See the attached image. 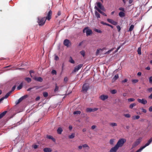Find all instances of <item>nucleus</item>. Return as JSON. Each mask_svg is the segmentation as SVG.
Returning <instances> with one entry per match:
<instances>
[{
  "label": "nucleus",
  "instance_id": "aec40b11",
  "mask_svg": "<svg viewBox=\"0 0 152 152\" xmlns=\"http://www.w3.org/2000/svg\"><path fill=\"white\" fill-rule=\"evenodd\" d=\"M118 15L121 18H123L125 16V15L123 12L121 11L119 13Z\"/></svg>",
  "mask_w": 152,
  "mask_h": 152
},
{
  "label": "nucleus",
  "instance_id": "13d9d810",
  "mask_svg": "<svg viewBox=\"0 0 152 152\" xmlns=\"http://www.w3.org/2000/svg\"><path fill=\"white\" fill-rule=\"evenodd\" d=\"M141 110H142V111L143 112L145 113H146L147 111H146V110L145 109H144L143 108H142Z\"/></svg>",
  "mask_w": 152,
  "mask_h": 152
},
{
  "label": "nucleus",
  "instance_id": "6ab92c4d",
  "mask_svg": "<svg viewBox=\"0 0 152 152\" xmlns=\"http://www.w3.org/2000/svg\"><path fill=\"white\" fill-rule=\"evenodd\" d=\"M118 149L115 146L112 148L108 152H117Z\"/></svg>",
  "mask_w": 152,
  "mask_h": 152
},
{
  "label": "nucleus",
  "instance_id": "a18cd8bd",
  "mask_svg": "<svg viewBox=\"0 0 152 152\" xmlns=\"http://www.w3.org/2000/svg\"><path fill=\"white\" fill-rule=\"evenodd\" d=\"M95 31L96 32L99 33H102V31L99 29H95Z\"/></svg>",
  "mask_w": 152,
  "mask_h": 152
},
{
  "label": "nucleus",
  "instance_id": "58836bf2",
  "mask_svg": "<svg viewBox=\"0 0 152 152\" xmlns=\"http://www.w3.org/2000/svg\"><path fill=\"white\" fill-rule=\"evenodd\" d=\"M124 116L127 118H129L131 117V115L129 113L124 114Z\"/></svg>",
  "mask_w": 152,
  "mask_h": 152
},
{
  "label": "nucleus",
  "instance_id": "3c124183",
  "mask_svg": "<svg viewBox=\"0 0 152 152\" xmlns=\"http://www.w3.org/2000/svg\"><path fill=\"white\" fill-rule=\"evenodd\" d=\"M138 81V80L137 79H134L132 81V82L134 83H136Z\"/></svg>",
  "mask_w": 152,
  "mask_h": 152
},
{
  "label": "nucleus",
  "instance_id": "5fc2aeb1",
  "mask_svg": "<svg viewBox=\"0 0 152 152\" xmlns=\"http://www.w3.org/2000/svg\"><path fill=\"white\" fill-rule=\"evenodd\" d=\"M83 148H86V147H88L89 148V146L87 144H84V145H83Z\"/></svg>",
  "mask_w": 152,
  "mask_h": 152
},
{
  "label": "nucleus",
  "instance_id": "2eb2a0df",
  "mask_svg": "<svg viewBox=\"0 0 152 152\" xmlns=\"http://www.w3.org/2000/svg\"><path fill=\"white\" fill-rule=\"evenodd\" d=\"M94 9L97 10L99 13H100L101 14H102L103 15L105 16H107V15L104 12H102L101 10H100L97 7L95 6L94 7Z\"/></svg>",
  "mask_w": 152,
  "mask_h": 152
},
{
  "label": "nucleus",
  "instance_id": "20e7f679",
  "mask_svg": "<svg viewBox=\"0 0 152 152\" xmlns=\"http://www.w3.org/2000/svg\"><path fill=\"white\" fill-rule=\"evenodd\" d=\"M83 33H86V36H88L92 34V31L91 30L88 29V27H86L83 30Z\"/></svg>",
  "mask_w": 152,
  "mask_h": 152
},
{
  "label": "nucleus",
  "instance_id": "6e6552de",
  "mask_svg": "<svg viewBox=\"0 0 152 152\" xmlns=\"http://www.w3.org/2000/svg\"><path fill=\"white\" fill-rule=\"evenodd\" d=\"M97 7L100 10L103 11H105V9L104 7L102 6V4L100 2L96 3Z\"/></svg>",
  "mask_w": 152,
  "mask_h": 152
},
{
  "label": "nucleus",
  "instance_id": "f3484780",
  "mask_svg": "<svg viewBox=\"0 0 152 152\" xmlns=\"http://www.w3.org/2000/svg\"><path fill=\"white\" fill-rule=\"evenodd\" d=\"M152 141V137H151L148 140L147 142L143 146L145 148L146 146L149 145Z\"/></svg>",
  "mask_w": 152,
  "mask_h": 152
},
{
  "label": "nucleus",
  "instance_id": "f8f14e48",
  "mask_svg": "<svg viewBox=\"0 0 152 152\" xmlns=\"http://www.w3.org/2000/svg\"><path fill=\"white\" fill-rule=\"evenodd\" d=\"M98 108H88L86 109V111L87 112H94L98 110Z\"/></svg>",
  "mask_w": 152,
  "mask_h": 152
},
{
  "label": "nucleus",
  "instance_id": "c03bdc74",
  "mask_svg": "<svg viewBox=\"0 0 152 152\" xmlns=\"http://www.w3.org/2000/svg\"><path fill=\"white\" fill-rule=\"evenodd\" d=\"M51 73L53 75H56V72L55 70L53 69L51 71Z\"/></svg>",
  "mask_w": 152,
  "mask_h": 152
},
{
  "label": "nucleus",
  "instance_id": "4c0bfd02",
  "mask_svg": "<svg viewBox=\"0 0 152 152\" xmlns=\"http://www.w3.org/2000/svg\"><path fill=\"white\" fill-rule=\"evenodd\" d=\"M110 92L112 94H114L117 93V91L115 89H113L111 90Z\"/></svg>",
  "mask_w": 152,
  "mask_h": 152
},
{
  "label": "nucleus",
  "instance_id": "8fccbe9b",
  "mask_svg": "<svg viewBox=\"0 0 152 152\" xmlns=\"http://www.w3.org/2000/svg\"><path fill=\"white\" fill-rule=\"evenodd\" d=\"M81 115L82 117H85L87 115V114L84 113H83L81 114Z\"/></svg>",
  "mask_w": 152,
  "mask_h": 152
},
{
  "label": "nucleus",
  "instance_id": "0eeeda50",
  "mask_svg": "<svg viewBox=\"0 0 152 152\" xmlns=\"http://www.w3.org/2000/svg\"><path fill=\"white\" fill-rule=\"evenodd\" d=\"M142 138L141 137L139 138L137 140L135 141L132 145V148H134L137 145H138L141 141Z\"/></svg>",
  "mask_w": 152,
  "mask_h": 152
},
{
  "label": "nucleus",
  "instance_id": "b1692460",
  "mask_svg": "<svg viewBox=\"0 0 152 152\" xmlns=\"http://www.w3.org/2000/svg\"><path fill=\"white\" fill-rule=\"evenodd\" d=\"M7 112V111H5L0 113V119L2 118L4 116Z\"/></svg>",
  "mask_w": 152,
  "mask_h": 152
},
{
  "label": "nucleus",
  "instance_id": "4d7b16f0",
  "mask_svg": "<svg viewBox=\"0 0 152 152\" xmlns=\"http://www.w3.org/2000/svg\"><path fill=\"white\" fill-rule=\"evenodd\" d=\"M101 23L102 24H103V25H106V26H107V24H108V23H104V22L103 21H101Z\"/></svg>",
  "mask_w": 152,
  "mask_h": 152
},
{
  "label": "nucleus",
  "instance_id": "4468645a",
  "mask_svg": "<svg viewBox=\"0 0 152 152\" xmlns=\"http://www.w3.org/2000/svg\"><path fill=\"white\" fill-rule=\"evenodd\" d=\"M107 21L109 23H111L114 25H117L118 23L115 21H114L113 20L110 19L109 18H108L107 19Z\"/></svg>",
  "mask_w": 152,
  "mask_h": 152
},
{
  "label": "nucleus",
  "instance_id": "79ce46f5",
  "mask_svg": "<svg viewBox=\"0 0 152 152\" xmlns=\"http://www.w3.org/2000/svg\"><path fill=\"white\" fill-rule=\"evenodd\" d=\"M134 100L135 99L133 98H130L128 99V100L129 102H133Z\"/></svg>",
  "mask_w": 152,
  "mask_h": 152
},
{
  "label": "nucleus",
  "instance_id": "473e14b6",
  "mask_svg": "<svg viewBox=\"0 0 152 152\" xmlns=\"http://www.w3.org/2000/svg\"><path fill=\"white\" fill-rule=\"evenodd\" d=\"M25 80L28 83L30 82L31 81V79L30 78L26 77L25 78Z\"/></svg>",
  "mask_w": 152,
  "mask_h": 152
},
{
  "label": "nucleus",
  "instance_id": "1a4fd4ad",
  "mask_svg": "<svg viewBox=\"0 0 152 152\" xmlns=\"http://www.w3.org/2000/svg\"><path fill=\"white\" fill-rule=\"evenodd\" d=\"M63 44L65 46H66L67 47H69L71 45V42L68 39H65L64 40V41Z\"/></svg>",
  "mask_w": 152,
  "mask_h": 152
},
{
  "label": "nucleus",
  "instance_id": "a878e982",
  "mask_svg": "<svg viewBox=\"0 0 152 152\" xmlns=\"http://www.w3.org/2000/svg\"><path fill=\"white\" fill-rule=\"evenodd\" d=\"M140 116L139 115L133 116L132 117V119L133 120H137L139 118Z\"/></svg>",
  "mask_w": 152,
  "mask_h": 152
},
{
  "label": "nucleus",
  "instance_id": "ea45409f",
  "mask_svg": "<svg viewBox=\"0 0 152 152\" xmlns=\"http://www.w3.org/2000/svg\"><path fill=\"white\" fill-rule=\"evenodd\" d=\"M43 95L45 97H46L48 96V94L47 92H44L43 93Z\"/></svg>",
  "mask_w": 152,
  "mask_h": 152
},
{
  "label": "nucleus",
  "instance_id": "bb28decb",
  "mask_svg": "<svg viewBox=\"0 0 152 152\" xmlns=\"http://www.w3.org/2000/svg\"><path fill=\"white\" fill-rule=\"evenodd\" d=\"M23 86V83L21 82L20 84L18 86L17 88V89L18 90L21 89Z\"/></svg>",
  "mask_w": 152,
  "mask_h": 152
},
{
  "label": "nucleus",
  "instance_id": "ddd939ff",
  "mask_svg": "<svg viewBox=\"0 0 152 152\" xmlns=\"http://www.w3.org/2000/svg\"><path fill=\"white\" fill-rule=\"evenodd\" d=\"M137 101L139 103L143 104H145L147 103V101L144 99H138Z\"/></svg>",
  "mask_w": 152,
  "mask_h": 152
},
{
  "label": "nucleus",
  "instance_id": "c85d7f7f",
  "mask_svg": "<svg viewBox=\"0 0 152 152\" xmlns=\"http://www.w3.org/2000/svg\"><path fill=\"white\" fill-rule=\"evenodd\" d=\"M134 27V25H131L129 30L128 31L129 32H131L133 30Z\"/></svg>",
  "mask_w": 152,
  "mask_h": 152
},
{
  "label": "nucleus",
  "instance_id": "49530a36",
  "mask_svg": "<svg viewBox=\"0 0 152 152\" xmlns=\"http://www.w3.org/2000/svg\"><path fill=\"white\" fill-rule=\"evenodd\" d=\"M113 48H112L111 49H110V50H108V51L106 52V53H105V54H109L110 52H111L113 50Z\"/></svg>",
  "mask_w": 152,
  "mask_h": 152
},
{
  "label": "nucleus",
  "instance_id": "9b49d317",
  "mask_svg": "<svg viewBox=\"0 0 152 152\" xmlns=\"http://www.w3.org/2000/svg\"><path fill=\"white\" fill-rule=\"evenodd\" d=\"M83 66V64H80L77 66L75 67L73 70V72H75L77 71L79 69H80Z\"/></svg>",
  "mask_w": 152,
  "mask_h": 152
},
{
  "label": "nucleus",
  "instance_id": "f03ea898",
  "mask_svg": "<svg viewBox=\"0 0 152 152\" xmlns=\"http://www.w3.org/2000/svg\"><path fill=\"white\" fill-rule=\"evenodd\" d=\"M37 22L39 26H43L45 23L46 19L45 17L40 18L38 17L37 18Z\"/></svg>",
  "mask_w": 152,
  "mask_h": 152
},
{
  "label": "nucleus",
  "instance_id": "864d4df0",
  "mask_svg": "<svg viewBox=\"0 0 152 152\" xmlns=\"http://www.w3.org/2000/svg\"><path fill=\"white\" fill-rule=\"evenodd\" d=\"M117 28L118 29V32H120L121 30V28L119 26H116Z\"/></svg>",
  "mask_w": 152,
  "mask_h": 152
},
{
  "label": "nucleus",
  "instance_id": "e2e57ef3",
  "mask_svg": "<svg viewBox=\"0 0 152 152\" xmlns=\"http://www.w3.org/2000/svg\"><path fill=\"white\" fill-rule=\"evenodd\" d=\"M105 48H103L102 49H99V50H100L101 51H103L104 50H105Z\"/></svg>",
  "mask_w": 152,
  "mask_h": 152
},
{
  "label": "nucleus",
  "instance_id": "4be33fe9",
  "mask_svg": "<svg viewBox=\"0 0 152 152\" xmlns=\"http://www.w3.org/2000/svg\"><path fill=\"white\" fill-rule=\"evenodd\" d=\"M57 131L58 134H61L63 131V129L61 127H59L58 128Z\"/></svg>",
  "mask_w": 152,
  "mask_h": 152
},
{
  "label": "nucleus",
  "instance_id": "72a5a7b5",
  "mask_svg": "<svg viewBox=\"0 0 152 152\" xmlns=\"http://www.w3.org/2000/svg\"><path fill=\"white\" fill-rule=\"evenodd\" d=\"M114 141H115V139H110V144L111 145H113Z\"/></svg>",
  "mask_w": 152,
  "mask_h": 152
},
{
  "label": "nucleus",
  "instance_id": "9d476101",
  "mask_svg": "<svg viewBox=\"0 0 152 152\" xmlns=\"http://www.w3.org/2000/svg\"><path fill=\"white\" fill-rule=\"evenodd\" d=\"M52 12L51 10H50L47 14V15L45 17L46 20H49L51 18V16L52 15Z\"/></svg>",
  "mask_w": 152,
  "mask_h": 152
},
{
  "label": "nucleus",
  "instance_id": "a19ab883",
  "mask_svg": "<svg viewBox=\"0 0 152 152\" xmlns=\"http://www.w3.org/2000/svg\"><path fill=\"white\" fill-rule=\"evenodd\" d=\"M80 53L83 57L85 56V52L84 50H82L80 52Z\"/></svg>",
  "mask_w": 152,
  "mask_h": 152
},
{
  "label": "nucleus",
  "instance_id": "bf43d9fd",
  "mask_svg": "<svg viewBox=\"0 0 152 152\" xmlns=\"http://www.w3.org/2000/svg\"><path fill=\"white\" fill-rule=\"evenodd\" d=\"M40 97L39 96H38L35 99V100L36 101H38L40 99Z\"/></svg>",
  "mask_w": 152,
  "mask_h": 152
},
{
  "label": "nucleus",
  "instance_id": "de8ad7c7",
  "mask_svg": "<svg viewBox=\"0 0 152 152\" xmlns=\"http://www.w3.org/2000/svg\"><path fill=\"white\" fill-rule=\"evenodd\" d=\"M100 50H99V49H98L97 50H96V56H98L99 53H100Z\"/></svg>",
  "mask_w": 152,
  "mask_h": 152
},
{
  "label": "nucleus",
  "instance_id": "e433bc0d",
  "mask_svg": "<svg viewBox=\"0 0 152 152\" xmlns=\"http://www.w3.org/2000/svg\"><path fill=\"white\" fill-rule=\"evenodd\" d=\"M145 148L143 146H142L136 152H141V151L144 149Z\"/></svg>",
  "mask_w": 152,
  "mask_h": 152
},
{
  "label": "nucleus",
  "instance_id": "6e6d98bb",
  "mask_svg": "<svg viewBox=\"0 0 152 152\" xmlns=\"http://www.w3.org/2000/svg\"><path fill=\"white\" fill-rule=\"evenodd\" d=\"M119 10L121 11H124V8L121 7H120L119 9Z\"/></svg>",
  "mask_w": 152,
  "mask_h": 152
},
{
  "label": "nucleus",
  "instance_id": "2f4dec72",
  "mask_svg": "<svg viewBox=\"0 0 152 152\" xmlns=\"http://www.w3.org/2000/svg\"><path fill=\"white\" fill-rule=\"evenodd\" d=\"M81 113V112L80 111L77 110L76 111L74 112H73V114L74 115H78V114H80Z\"/></svg>",
  "mask_w": 152,
  "mask_h": 152
},
{
  "label": "nucleus",
  "instance_id": "09e8293b",
  "mask_svg": "<svg viewBox=\"0 0 152 152\" xmlns=\"http://www.w3.org/2000/svg\"><path fill=\"white\" fill-rule=\"evenodd\" d=\"M47 138L49 139H52L53 137L52 136L50 135H47L46 137Z\"/></svg>",
  "mask_w": 152,
  "mask_h": 152
},
{
  "label": "nucleus",
  "instance_id": "412c9836",
  "mask_svg": "<svg viewBox=\"0 0 152 152\" xmlns=\"http://www.w3.org/2000/svg\"><path fill=\"white\" fill-rule=\"evenodd\" d=\"M52 151V150L50 148H45L43 149L44 152H51Z\"/></svg>",
  "mask_w": 152,
  "mask_h": 152
},
{
  "label": "nucleus",
  "instance_id": "c756f323",
  "mask_svg": "<svg viewBox=\"0 0 152 152\" xmlns=\"http://www.w3.org/2000/svg\"><path fill=\"white\" fill-rule=\"evenodd\" d=\"M69 61L72 64H74L75 63V61L73 59L72 57L70 56L69 58Z\"/></svg>",
  "mask_w": 152,
  "mask_h": 152
},
{
  "label": "nucleus",
  "instance_id": "c9c22d12",
  "mask_svg": "<svg viewBox=\"0 0 152 152\" xmlns=\"http://www.w3.org/2000/svg\"><path fill=\"white\" fill-rule=\"evenodd\" d=\"M141 47H139L138 48L137 52L138 53V54L140 55L141 54Z\"/></svg>",
  "mask_w": 152,
  "mask_h": 152
},
{
  "label": "nucleus",
  "instance_id": "f257e3e1",
  "mask_svg": "<svg viewBox=\"0 0 152 152\" xmlns=\"http://www.w3.org/2000/svg\"><path fill=\"white\" fill-rule=\"evenodd\" d=\"M126 140L124 138L120 139L115 146L118 149L119 147H121L126 142Z\"/></svg>",
  "mask_w": 152,
  "mask_h": 152
},
{
  "label": "nucleus",
  "instance_id": "423d86ee",
  "mask_svg": "<svg viewBox=\"0 0 152 152\" xmlns=\"http://www.w3.org/2000/svg\"><path fill=\"white\" fill-rule=\"evenodd\" d=\"M89 88V84L88 83H85L83 86L82 91L85 93L86 92Z\"/></svg>",
  "mask_w": 152,
  "mask_h": 152
},
{
  "label": "nucleus",
  "instance_id": "a211bd4d",
  "mask_svg": "<svg viewBox=\"0 0 152 152\" xmlns=\"http://www.w3.org/2000/svg\"><path fill=\"white\" fill-rule=\"evenodd\" d=\"M34 79L35 80L40 82H42L43 80V79L41 77H34Z\"/></svg>",
  "mask_w": 152,
  "mask_h": 152
},
{
  "label": "nucleus",
  "instance_id": "393cba45",
  "mask_svg": "<svg viewBox=\"0 0 152 152\" xmlns=\"http://www.w3.org/2000/svg\"><path fill=\"white\" fill-rule=\"evenodd\" d=\"M95 16L97 18H100V14L96 11H95Z\"/></svg>",
  "mask_w": 152,
  "mask_h": 152
},
{
  "label": "nucleus",
  "instance_id": "69168bd1",
  "mask_svg": "<svg viewBox=\"0 0 152 152\" xmlns=\"http://www.w3.org/2000/svg\"><path fill=\"white\" fill-rule=\"evenodd\" d=\"M22 123V121H19L17 123V125H18Z\"/></svg>",
  "mask_w": 152,
  "mask_h": 152
},
{
  "label": "nucleus",
  "instance_id": "f704fd0d",
  "mask_svg": "<svg viewBox=\"0 0 152 152\" xmlns=\"http://www.w3.org/2000/svg\"><path fill=\"white\" fill-rule=\"evenodd\" d=\"M75 136V134L74 133H72L69 136V137L70 139H73Z\"/></svg>",
  "mask_w": 152,
  "mask_h": 152
},
{
  "label": "nucleus",
  "instance_id": "774afa93",
  "mask_svg": "<svg viewBox=\"0 0 152 152\" xmlns=\"http://www.w3.org/2000/svg\"><path fill=\"white\" fill-rule=\"evenodd\" d=\"M148 98L150 99H152V93L148 96Z\"/></svg>",
  "mask_w": 152,
  "mask_h": 152
},
{
  "label": "nucleus",
  "instance_id": "39448f33",
  "mask_svg": "<svg viewBox=\"0 0 152 152\" xmlns=\"http://www.w3.org/2000/svg\"><path fill=\"white\" fill-rule=\"evenodd\" d=\"M28 97V95H26L22 96L16 102V104H18L20 102L25 101Z\"/></svg>",
  "mask_w": 152,
  "mask_h": 152
},
{
  "label": "nucleus",
  "instance_id": "0e129e2a",
  "mask_svg": "<svg viewBox=\"0 0 152 152\" xmlns=\"http://www.w3.org/2000/svg\"><path fill=\"white\" fill-rule=\"evenodd\" d=\"M96 127V126L95 125H93L91 126V129H95Z\"/></svg>",
  "mask_w": 152,
  "mask_h": 152
},
{
  "label": "nucleus",
  "instance_id": "7ed1b4c3",
  "mask_svg": "<svg viewBox=\"0 0 152 152\" xmlns=\"http://www.w3.org/2000/svg\"><path fill=\"white\" fill-rule=\"evenodd\" d=\"M16 88V86H14L12 88V90L7 93L5 95L4 97L1 98L0 99V103H1V102L5 99L7 98L11 94L12 92Z\"/></svg>",
  "mask_w": 152,
  "mask_h": 152
},
{
  "label": "nucleus",
  "instance_id": "7c9ffc66",
  "mask_svg": "<svg viewBox=\"0 0 152 152\" xmlns=\"http://www.w3.org/2000/svg\"><path fill=\"white\" fill-rule=\"evenodd\" d=\"M109 124L110 126L112 127L116 126L117 125V124L115 123H110Z\"/></svg>",
  "mask_w": 152,
  "mask_h": 152
},
{
  "label": "nucleus",
  "instance_id": "5701e85b",
  "mask_svg": "<svg viewBox=\"0 0 152 152\" xmlns=\"http://www.w3.org/2000/svg\"><path fill=\"white\" fill-rule=\"evenodd\" d=\"M118 77H119L118 75H116L113 78L112 80V82L113 83L114 82L115 80H116L117 79H118Z\"/></svg>",
  "mask_w": 152,
  "mask_h": 152
},
{
  "label": "nucleus",
  "instance_id": "052dcab7",
  "mask_svg": "<svg viewBox=\"0 0 152 152\" xmlns=\"http://www.w3.org/2000/svg\"><path fill=\"white\" fill-rule=\"evenodd\" d=\"M33 147L34 149H36L38 147V145H34Z\"/></svg>",
  "mask_w": 152,
  "mask_h": 152
},
{
  "label": "nucleus",
  "instance_id": "603ef678",
  "mask_svg": "<svg viewBox=\"0 0 152 152\" xmlns=\"http://www.w3.org/2000/svg\"><path fill=\"white\" fill-rule=\"evenodd\" d=\"M147 91L149 92H152V87L149 88L147 89Z\"/></svg>",
  "mask_w": 152,
  "mask_h": 152
},
{
  "label": "nucleus",
  "instance_id": "37998d69",
  "mask_svg": "<svg viewBox=\"0 0 152 152\" xmlns=\"http://www.w3.org/2000/svg\"><path fill=\"white\" fill-rule=\"evenodd\" d=\"M149 80L150 83L152 84V76H151L149 77Z\"/></svg>",
  "mask_w": 152,
  "mask_h": 152
},
{
  "label": "nucleus",
  "instance_id": "338daca9",
  "mask_svg": "<svg viewBox=\"0 0 152 152\" xmlns=\"http://www.w3.org/2000/svg\"><path fill=\"white\" fill-rule=\"evenodd\" d=\"M149 110L150 112H152V106L150 107L149 108Z\"/></svg>",
  "mask_w": 152,
  "mask_h": 152
},
{
  "label": "nucleus",
  "instance_id": "dca6fc26",
  "mask_svg": "<svg viewBox=\"0 0 152 152\" xmlns=\"http://www.w3.org/2000/svg\"><path fill=\"white\" fill-rule=\"evenodd\" d=\"M108 98V96L107 95H104V94L102 95L99 96V98L102 100H105L107 99Z\"/></svg>",
  "mask_w": 152,
  "mask_h": 152
},
{
  "label": "nucleus",
  "instance_id": "680f3d73",
  "mask_svg": "<svg viewBox=\"0 0 152 152\" xmlns=\"http://www.w3.org/2000/svg\"><path fill=\"white\" fill-rule=\"evenodd\" d=\"M127 79H125L124 80H123L122 81V83H126L127 82Z\"/></svg>",
  "mask_w": 152,
  "mask_h": 152
},
{
  "label": "nucleus",
  "instance_id": "cd10ccee",
  "mask_svg": "<svg viewBox=\"0 0 152 152\" xmlns=\"http://www.w3.org/2000/svg\"><path fill=\"white\" fill-rule=\"evenodd\" d=\"M59 90V87L57 85V84H55V88L54 90V92H56L58 91Z\"/></svg>",
  "mask_w": 152,
  "mask_h": 152
}]
</instances>
